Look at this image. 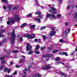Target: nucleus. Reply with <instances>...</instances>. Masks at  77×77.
Segmentation results:
<instances>
[{"instance_id": "obj_6", "label": "nucleus", "mask_w": 77, "mask_h": 77, "mask_svg": "<svg viewBox=\"0 0 77 77\" xmlns=\"http://www.w3.org/2000/svg\"><path fill=\"white\" fill-rule=\"evenodd\" d=\"M32 47L31 45H30V44L29 43H28L27 45L26 46V51H28L30 49L32 48Z\"/></svg>"}, {"instance_id": "obj_64", "label": "nucleus", "mask_w": 77, "mask_h": 77, "mask_svg": "<svg viewBox=\"0 0 77 77\" xmlns=\"http://www.w3.org/2000/svg\"><path fill=\"white\" fill-rule=\"evenodd\" d=\"M30 77H34V75H30Z\"/></svg>"}, {"instance_id": "obj_8", "label": "nucleus", "mask_w": 77, "mask_h": 77, "mask_svg": "<svg viewBox=\"0 0 77 77\" xmlns=\"http://www.w3.org/2000/svg\"><path fill=\"white\" fill-rule=\"evenodd\" d=\"M50 18L51 20H55V16L54 14H51Z\"/></svg>"}, {"instance_id": "obj_60", "label": "nucleus", "mask_w": 77, "mask_h": 77, "mask_svg": "<svg viewBox=\"0 0 77 77\" xmlns=\"http://www.w3.org/2000/svg\"><path fill=\"white\" fill-rule=\"evenodd\" d=\"M50 29H51V30H55V29L53 27H51Z\"/></svg>"}, {"instance_id": "obj_35", "label": "nucleus", "mask_w": 77, "mask_h": 77, "mask_svg": "<svg viewBox=\"0 0 77 77\" xmlns=\"http://www.w3.org/2000/svg\"><path fill=\"white\" fill-rule=\"evenodd\" d=\"M66 68H68V70H69L68 69H69V68H71V67L68 65H66Z\"/></svg>"}, {"instance_id": "obj_32", "label": "nucleus", "mask_w": 77, "mask_h": 77, "mask_svg": "<svg viewBox=\"0 0 77 77\" xmlns=\"http://www.w3.org/2000/svg\"><path fill=\"white\" fill-rule=\"evenodd\" d=\"M50 17V14H47L46 16V18H49V17Z\"/></svg>"}, {"instance_id": "obj_50", "label": "nucleus", "mask_w": 77, "mask_h": 77, "mask_svg": "<svg viewBox=\"0 0 77 77\" xmlns=\"http://www.w3.org/2000/svg\"><path fill=\"white\" fill-rule=\"evenodd\" d=\"M14 10H16V9H18V7H15L14 8Z\"/></svg>"}, {"instance_id": "obj_63", "label": "nucleus", "mask_w": 77, "mask_h": 77, "mask_svg": "<svg viewBox=\"0 0 77 77\" xmlns=\"http://www.w3.org/2000/svg\"><path fill=\"white\" fill-rule=\"evenodd\" d=\"M21 10H23L24 9V7H22L20 8Z\"/></svg>"}, {"instance_id": "obj_29", "label": "nucleus", "mask_w": 77, "mask_h": 77, "mask_svg": "<svg viewBox=\"0 0 77 77\" xmlns=\"http://www.w3.org/2000/svg\"><path fill=\"white\" fill-rule=\"evenodd\" d=\"M41 14V13L40 11H37L35 12V14H36V15H38V14Z\"/></svg>"}, {"instance_id": "obj_30", "label": "nucleus", "mask_w": 77, "mask_h": 77, "mask_svg": "<svg viewBox=\"0 0 77 77\" xmlns=\"http://www.w3.org/2000/svg\"><path fill=\"white\" fill-rule=\"evenodd\" d=\"M51 27H53V26L51 25H48L47 26H46V27H49V28H51Z\"/></svg>"}, {"instance_id": "obj_13", "label": "nucleus", "mask_w": 77, "mask_h": 77, "mask_svg": "<svg viewBox=\"0 0 77 77\" xmlns=\"http://www.w3.org/2000/svg\"><path fill=\"white\" fill-rule=\"evenodd\" d=\"M55 33L56 32H55L52 31H51V33L49 34V35L51 37H52L53 36V35H55Z\"/></svg>"}, {"instance_id": "obj_38", "label": "nucleus", "mask_w": 77, "mask_h": 77, "mask_svg": "<svg viewBox=\"0 0 77 77\" xmlns=\"http://www.w3.org/2000/svg\"><path fill=\"white\" fill-rule=\"evenodd\" d=\"M47 27L46 26H43L41 28V30H44V29H45Z\"/></svg>"}, {"instance_id": "obj_33", "label": "nucleus", "mask_w": 77, "mask_h": 77, "mask_svg": "<svg viewBox=\"0 0 77 77\" xmlns=\"http://www.w3.org/2000/svg\"><path fill=\"white\" fill-rule=\"evenodd\" d=\"M26 23H24L22 24L21 26V27H24V26H26Z\"/></svg>"}, {"instance_id": "obj_58", "label": "nucleus", "mask_w": 77, "mask_h": 77, "mask_svg": "<svg viewBox=\"0 0 77 77\" xmlns=\"http://www.w3.org/2000/svg\"><path fill=\"white\" fill-rule=\"evenodd\" d=\"M10 64H11V65H13V64H14V63H13V62L11 61V63H10Z\"/></svg>"}, {"instance_id": "obj_4", "label": "nucleus", "mask_w": 77, "mask_h": 77, "mask_svg": "<svg viewBox=\"0 0 77 77\" xmlns=\"http://www.w3.org/2000/svg\"><path fill=\"white\" fill-rule=\"evenodd\" d=\"M51 10H49V11L50 12H51V13H52L54 14H55L57 13V11H56V8H55L52 7L51 8Z\"/></svg>"}, {"instance_id": "obj_10", "label": "nucleus", "mask_w": 77, "mask_h": 77, "mask_svg": "<svg viewBox=\"0 0 77 77\" xmlns=\"http://www.w3.org/2000/svg\"><path fill=\"white\" fill-rule=\"evenodd\" d=\"M5 32V30H1L0 31V37L2 38V37H3L4 36V35H2L3 33H4Z\"/></svg>"}, {"instance_id": "obj_25", "label": "nucleus", "mask_w": 77, "mask_h": 77, "mask_svg": "<svg viewBox=\"0 0 77 77\" xmlns=\"http://www.w3.org/2000/svg\"><path fill=\"white\" fill-rule=\"evenodd\" d=\"M2 2L6 3H8V0H1Z\"/></svg>"}, {"instance_id": "obj_17", "label": "nucleus", "mask_w": 77, "mask_h": 77, "mask_svg": "<svg viewBox=\"0 0 77 77\" xmlns=\"http://www.w3.org/2000/svg\"><path fill=\"white\" fill-rule=\"evenodd\" d=\"M35 4L36 5H37V6H40V5L39 4V3H38V0H35Z\"/></svg>"}, {"instance_id": "obj_20", "label": "nucleus", "mask_w": 77, "mask_h": 77, "mask_svg": "<svg viewBox=\"0 0 77 77\" xmlns=\"http://www.w3.org/2000/svg\"><path fill=\"white\" fill-rule=\"evenodd\" d=\"M32 16V14L31 13H29L26 16V17L29 18V17H31Z\"/></svg>"}, {"instance_id": "obj_9", "label": "nucleus", "mask_w": 77, "mask_h": 77, "mask_svg": "<svg viewBox=\"0 0 77 77\" xmlns=\"http://www.w3.org/2000/svg\"><path fill=\"white\" fill-rule=\"evenodd\" d=\"M13 9V6L10 5H8L7 8V9L8 11H9L10 10H11V9Z\"/></svg>"}, {"instance_id": "obj_43", "label": "nucleus", "mask_w": 77, "mask_h": 77, "mask_svg": "<svg viewBox=\"0 0 77 77\" xmlns=\"http://www.w3.org/2000/svg\"><path fill=\"white\" fill-rule=\"evenodd\" d=\"M6 42V38H4L3 39V41H2V43H3L4 42Z\"/></svg>"}, {"instance_id": "obj_37", "label": "nucleus", "mask_w": 77, "mask_h": 77, "mask_svg": "<svg viewBox=\"0 0 77 77\" xmlns=\"http://www.w3.org/2000/svg\"><path fill=\"white\" fill-rule=\"evenodd\" d=\"M59 74H60V75H64V73L62 72H60Z\"/></svg>"}, {"instance_id": "obj_54", "label": "nucleus", "mask_w": 77, "mask_h": 77, "mask_svg": "<svg viewBox=\"0 0 77 77\" xmlns=\"http://www.w3.org/2000/svg\"><path fill=\"white\" fill-rule=\"evenodd\" d=\"M32 35H33V36H32V37H33V38H35V34H32Z\"/></svg>"}, {"instance_id": "obj_3", "label": "nucleus", "mask_w": 77, "mask_h": 77, "mask_svg": "<svg viewBox=\"0 0 77 77\" xmlns=\"http://www.w3.org/2000/svg\"><path fill=\"white\" fill-rule=\"evenodd\" d=\"M69 32H70V29H66L63 33V36H66L69 33Z\"/></svg>"}, {"instance_id": "obj_49", "label": "nucleus", "mask_w": 77, "mask_h": 77, "mask_svg": "<svg viewBox=\"0 0 77 77\" xmlns=\"http://www.w3.org/2000/svg\"><path fill=\"white\" fill-rule=\"evenodd\" d=\"M68 23H69L68 22H66L65 23V26H68Z\"/></svg>"}, {"instance_id": "obj_15", "label": "nucleus", "mask_w": 77, "mask_h": 77, "mask_svg": "<svg viewBox=\"0 0 77 77\" xmlns=\"http://www.w3.org/2000/svg\"><path fill=\"white\" fill-rule=\"evenodd\" d=\"M35 21L38 23H41V19L39 18H37L35 19Z\"/></svg>"}, {"instance_id": "obj_2", "label": "nucleus", "mask_w": 77, "mask_h": 77, "mask_svg": "<svg viewBox=\"0 0 77 77\" xmlns=\"http://www.w3.org/2000/svg\"><path fill=\"white\" fill-rule=\"evenodd\" d=\"M12 37H11L10 38V39L11 41V44H14V39L15 38V31L14 30H13V32H12Z\"/></svg>"}, {"instance_id": "obj_21", "label": "nucleus", "mask_w": 77, "mask_h": 77, "mask_svg": "<svg viewBox=\"0 0 77 77\" xmlns=\"http://www.w3.org/2000/svg\"><path fill=\"white\" fill-rule=\"evenodd\" d=\"M35 76L36 77H40L41 75H39L38 73H36L35 75Z\"/></svg>"}, {"instance_id": "obj_44", "label": "nucleus", "mask_w": 77, "mask_h": 77, "mask_svg": "<svg viewBox=\"0 0 77 77\" xmlns=\"http://www.w3.org/2000/svg\"><path fill=\"white\" fill-rule=\"evenodd\" d=\"M3 66L2 65L0 67V70H1V69H3Z\"/></svg>"}, {"instance_id": "obj_46", "label": "nucleus", "mask_w": 77, "mask_h": 77, "mask_svg": "<svg viewBox=\"0 0 77 77\" xmlns=\"http://www.w3.org/2000/svg\"><path fill=\"white\" fill-rule=\"evenodd\" d=\"M38 17H40V18H42L43 17H42V16H41V15H39L38 16Z\"/></svg>"}, {"instance_id": "obj_59", "label": "nucleus", "mask_w": 77, "mask_h": 77, "mask_svg": "<svg viewBox=\"0 0 77 77\" xmlns=\"http://www.w3.org/2000/svg\"><path fill=\"white\" fill-rule=\"evenodd\" d=\"M71 7L72 8H74V7H75V6H74V5H73L71 6Z\"/></svg>"}, {"instance_id": "obj_1", "label": "nucleus", "mask_w": 77, "mask_h": 77, "mask_svg": "<svg viewBox=\"0 0 77 77\" xmlns=\"http://www.w3.org/2000/svg\"><path fill=\"white\" fill-rule=\"evenodd\" d=\"M20 20V17L19 16L16 15L12 19H10L7 22V24H10L11 23H15V21H19Z\"/></svg>"}, {"instance_id": "obj_56", "label": "nucleus", "mask_w": 77, "mask_h": 77, "mask_svg": "<svg viewBox=\"0 0 77 77\" xmlns=\"http://www.w3.org/2000/svg\"><path fill=\"white\" fill-rule=\"evenodd\" d=\"M3 8L4 9H6V6H3Z\"/></svg>"}, {"instance_id": "obj_36", "label": "nucleus", "mask_w": 77, "mask_h": 77, "mask_svg": "<svg viewBox=\"0 0 77 77\" xmlns=\"http://www.w3.org/2000/svg\"><path fill=\"white\" fill-rule=\"evenodd\" d=\"M43 38L45 40V41L46 40V39L47 38V37H45V35H44L43 36Z\"/></svg>"}, {"instance_id": "obj_5", "label": "nucleus", "mask_w": 77, "mask_h": 77, "mask_svg": "<svg viewBox=\"0 0 77 77\" xmlns=\"http://www.w3.org/2000/svg\"><path fill=\"white\" fill-rule=\"evenodd\" d=\"M30 66H29L28 68L26 69H25L23 70V74L24 75H26V71H30V68L31 67H32V63H30Z\"/></svg>"}, {"instance_id": "obj_51", "label": "nucleus", "mask_w": 77, "mask_h": 77, "mask_svg": "<svg viewBox=\"0 0 77 77\" xmlns=\"http://www.w3.org/2000/svg\"><path fill=\"white\" fill-rule=\"evenodd\" d=\"M17 74V72L15 71L14 73H13V74L14 75H15V74Z\"/></svg>"}, {"instance_id": "obj_61", "label": "nucleus", "mask_w": 77, "mask_h": 77, "mask_svg": "<svg viewBox=\"0 0 77 77\" xmlns=\"http://www.w3.org/2000/svg\"><path fill=\"white\" fill-rule=\"evenodd\" d=\"M75 16L77 17V12H75Z\"/></svg>"}, {"instance_id": "obj_47", "label": "nucleus", "mask_w": 77, "mask_h": 77, "mask_svg": "<svg viewBox=\"0 0 77 77\" xmlns=\"http://www.w3.org/2000/svg\"><path fill=\"white\" fill-rule=\"evenodd\" d=\"M42 69H43V70H45V69H46V67H42Z\"/></svg>"}, {"instance_id": "obj_40", "label": "nucleus", "mask_w": 77, "mask_h": 77, "mask_svg": "<svg viewBox=\"0 0 77 77\" xmlns=\"http://www.w3.org/2000/svg\"><path fill=\"white\" fill-rule=\"evenodd\" d=\"M12 53H18V51L14 50V51H12Z\"/></svg>"}, {"instance_id": "obj_48", "label": "nucleus", "mask_w": 77, "mask_h": 77, "mask_svg": "<svg viewBox=\"0 0 77 77\" xmlns=\"http://www.w3.org/2000/svg\"><path fill=\"white\" fill-rule=\"evenodd\" d=\"M53 48L51 47H49L48 48V49L49 50H53Z\"/></svg>"}, {"instance_id": "obj_52", "label": "nucleus", "mask_w": 77, "mask_h": 77, "mask_svg": "<svg viewBox=\"0 0 77 77\" xmlns=\"http://www.w3.org/2000/svg\"><path fill=\"white\" fill-rule=\"evenodd\" d=\"M45 48V47H42L41 48V50H44V49Z\"/></svg>"}, {"instance_id": "obj_53", "label": "nucleus", "mask_w": 77, "mask_h": 77, "mask_svg": "<svg viewBox=\"0 0 77 77\" xmlns=\"http://www.w3.org/2000/svg\"><path fill=\"white\" fill-rule=\"evenodd\" d=\"M67 9L68 10V9H70V6L68 5V6H67Z\"/></svg>"}, {"instance_id": "obj_7", "label": "nucleus", "mask_w": 77, "mask_h": 77, "mask_svg": "<svg viewBox=\"0 0 77 77\" xmlns=\"http://www.w3.org/2000/svg\"><path fill=\"white\" fill-rule=\"evenodd\" d=\"M52 56L53 55H52V54H48L43 55V57H45V58H47V57H52Z\"/></svg>"}, {"instance_id": "obj_26", "label": "nucleus", "mask_w": 77, "mask_h": 77, "mask_svg": "<svg viewBox=\"0 0 77 77\" xmlns=\"http://www.w3.org/2000/svg\"><path fill=\"white\" fill-rule=\"evenodd\" d=\"M6 56H5L4 57H2L0 58V60H2V59H5V58H6Z\"/></svg>"}, {"instance_id": "obj_45", "label": "nucleus", "mask_w": 77, "mask_h": 77, "mask_svg": "<svg viewBox=\"0 0 77 77\" xmlns=\"http://www.w3.org/2000/svg\"><path fill=\"white\" fill-rule=\"evenodd\" d=\"M63 52H60L58 53V54H60V55H63Z\"/></svg>"}, {"instance_id": "obj_39", "label": "nucleus", "mask_w": 77, "mask_h": 77, "mask_svg": "<svg viewBox=\"0 0 77 77\" xmlns=\"http://www.w3.org/2000/svg\"><path fill=\"white\" fill-rule=\"evenodd\" d=\"M1 63H2V64H3L5 63V60H3L1 61Z\"/></svg>"}, {"instance_id": "obj_22", "label": "nucleus", "mask_w": 77, "mask_h": 77, "mask_svg": "<svg viewBox=\"0 0 77 77\" xmlns=\"http://www.w3.org/2000/svg\"><path fill=\"white\" fill-rule=\"evenodd\" d=\"M30 27L31 29H35V25H32L30 26Z\"/></svg>"}, {"instance_id": "obj_57", "label": "nucleus", "mask_w": 77, "mask_h": 77, "mask_svg": "<svg viewBox=\"0 0 77 77\" xmlns=\"http://www.w3.org/2000/svg\"><path fill=\"white\" fill-rule=\"evenodd\" d=\"M34 41L35 42H38V39H35L34 40Z\"/></svg>"}, {"instance_id": "obj_23", "label": "nucleus", "mask_w": 77, "mask_h": 77, "mask_svg": "<svg viewBox=\"0 0 77 77\" xmlns=\"http://www.w3.org/2000/svg\"><path fill=\"white\" fill-rule=\"evenodd\" d=\"M39 46L38 45H37L36 46V48L35 49V50H38V49H39Z\"/></svg>"}, {"instance_id": "obj_27", "label": "nucleus", "mask_w": 77, "mask_h": 77, "mask_svg": "<svg viewBox=\"0 0 77 77\" xmlns=\"http://www.w3.org/2000/svg\"><path fill=\"white\" fill-rule=\"evenodd\" d=\"M34 53H35V54H39L40 53L39 51H34Z\"/></svg>"}, {"instance_id": "obj_28", "label": "nucleus", "mask_w": 77, "mask_h": 77, "mask_svg": "<svg viewBox=\"0 0 77 77\" xmlns=\"http://www.w3.org/2000/svg\"><path fill=\"white\" fill-rule=\"evenodd\" d=\"M60 58L59 57L56 58H55V60L56 61H59V60H60Z\"/></svg>"}, {"instance_id": "obj_18", "label": "nucleus", "mask_w": 77, "mask_h": 77, "mask_svg": "<svg viewBox=\"0 0 77 77\" xmlns=\"http://www.w3.org/2000/svg\"><path fill=\"white\" fill-rule=\"evenodd\" d=\"M24 61H25V59H22L19 60V62H20V63H23L24 62Z\"/></svg>"}, {"instance_id": "obj_14", "label": "nucleus", "mask_w": 77, "mask_h": 77, "mask_svg": "<svg viewBox=\"0 0 77 77\" xmlns=\"http://www.w3.org/2000/svg\"><path fill=\"white\" fill-rule=\"evenodd\" d=\"M59 42H64V43H66V44H67L68 43H69V42L68 41H66V42L65 41H64L63 40V39H60L59 40Z\"/></svg>"}, {"instance_id": "obj_42", "label": "nucleus", "mask_w": 77, "mask_h": 77, "mask_svg": "<svg viewBox=\"0 0 77 77\" xmlns=\"http://www.w3.org/2000/svg\"><path fill=\"white\" fill-rule=\"evenodd\" d=\"M19 41H23V38L22 37H20L19 39Z\"/></svg>"}, {"instance_id": "obj_11", "label": "nucleus", "mask_w": 77, "mask_h": 77, "mask_svg": "<svg viewBox=\"0 0 77 77\" xmlns=\"http://www.w3.org/2000/svg\"><path fill=\"white\" fill-rule=\"evenodd\" d=\"M24 36V37H28V38H30L31 39H33V38H34L33 37H32L31 35H30L29 34L25 35Z\"/></svg>"}, {"instance_id": "obj_19", "label": "nucleus", "mask_w": 77, "mask_h": 77, "mask_svg": "<svg viewBox=\"0 0 77 77\" xmlns=\"http://www.w3.org/2000/svg\"><path fill=\"white\" fill-rule=\"evenodd\" d=\"M33 51L32 50H30L28 52V54H32V53H33Z\"/></svg>"}, {"instance_id": "obj_31", "label": "nucleus", "mask_w": 77, "mask_h": 77, "mask_svg": "<svg viewBox=\"0 0 77 77\" xmlns=\"http://www.w3.org/2000/svg\"><path fill=\"white\" fill-rule=\"evenodd\" d=\"M58 51H59V50H55L54 51H53V53H57V52H58Z\"/></svg>"}, {"instance_id": "obj_24", "label": "nucleus", "mask_w": 77, "mask_h": 77, "mask_svg": "<svg viewBox=\"0 0 77 77\" xmlns=\"http://www.w3.org/2000/svg\"><path fill=\"white\" fill-rule=\"evenodd\" d=\"M61 14H57V18H60V17H61Z\"/></svg>"}, {"instance_id": "obj_16", "label": "nucleus", "mask_w": 77, "mask_h": 77, "mask_svg": "<svg viewBox=\"0 0 77 77\" xmlns=\"http://www.w3.org/2000/svg\"><path fill=\"white\" fill-rule=\"evenodd\" d=\"M51 67V65L50 64H48L46 66V69H50Z\"/></svg>"}, {"instance_id": "obj_55", "label": "nucleus", "mask_w": 77, "mask_h": 77, "mask_svg": "<svg viewBox=\"0 0 77 77\" xmlns=\"http://www.w3.org/2000/svg\"><path fill=\"white\" fill-rule=\"evenodd\" d=\"M61 63V62H58L56 63V64L57 65H58V64H59V63Z\"/></svg>"}, {"instance_id": "obj_41", "label": "nucleus", "mask_w": 77, "mask_h": 77, "mask_svg": "<svg viewBox=\"0 0 77 77\" xmlns=\"http://www.w3.org/2000/svg\"><path fill=\"white\" fill-rule=\"evenodd\" d=\"M5 77H12V75H5Z\"/></svg>"}, {"instance_id": "obj_12", "label": "nucleus", "mask_w": 77, "mask_h": 77, "mask_svg": "<svg viewBox=\"0 0 77 77\" xmlns=\"http://www.w3.org/2000/svg\"><path fill=\"white\" fill-rule=\"evenodd\" d=\"M4 72H6V71H7V72L8 73H9L10 72H11V69H8V67H6L4 69Z\"/></svg>"}, {"instance_id": "obj_62", "label": "nucleus", "mask_w": 77, "mask_h": 77, "mask_svg": "<svg viewBox=\"0 0 77 77\" xmlns=\"http://www.w3.org/2000/svg\"><path fill=\"white\" fill-rule=\"evenodd\" d=\"M15 66L16 68H20V66H19L18 65H16Z\"/></svg>"}, {"instance_id": "obj_34", "label": "nucleus", "mask_w": 77, "mask_h": 77, "mask_svg": "<svg viewBox=\"0 0 77 77\" xmlns=\"http://www.w3.org/2000/svg\"><path fill=\"white\" fill-rule=\"evenodd\" d=\"M63 55H65L66 56H68V54L66 52H63Z\"/></svg>"}]
</instances>
